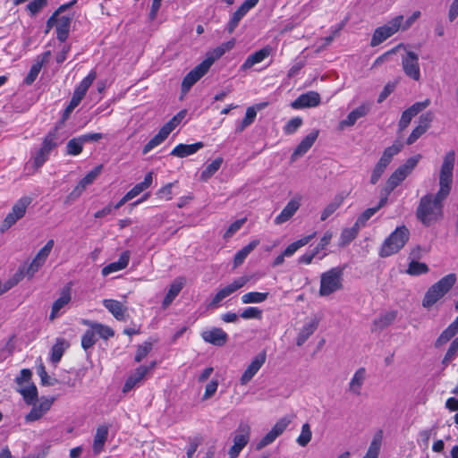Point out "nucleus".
<instances>
[{"instance_id":"423d86ee","label":"nucleus","mask_w":458,"mask_h":458,"mask_svg":"<svg viewBox=\"0 0 458 458\" xmlns=\"http://www.w3.org/2000/svg\"><path fill=\"white\" fill-rule=\"evenodd\" d=\"M233 445L228 451L229 458H237L250 438V427L248 423L241 422L233 432Z\"/></svg>"},{"instance_id":"b1692460","label":"nucleus","mask_w":458,"mask_h":458,"mask_svg":"<svg viewBox=\"0 0 458 458\" xmlns=\"http://www.w3.org/2000/svg\"><path fill=\"white\" fill-rule=\"evenodd\" d=\"M204 147L203 142L199 141L193 144H178L171 151V155L178 157H185L196 153Z\"/></svg>"},{"instance_id":"3c124183","label":"nucleus","mask_w":458,"mask_h":458,"mask_svg":"<svg viewBox=\"0 0 458 458\" xmlns=\"http://www.w3.org/2000/svg\"><path fill=\"white\" fill-rule=\"evenodd\" d=\"M428 272V267L425 263L411 260L409 264L407 273L411 276H420Z\"/></svg>"},{"instance_id":"a19ab883","label":"nucleus","mask_w":458,"mask_h":458,"mask_svg":"<svg viewBox=\"0 0 458 458\" xmlns=\"http://www.w3.org/2000/svg\"><path fill=\"white\" fill-rule=\"evenodd\" d=\"M344 197L337 195L334 199L324 208L321 213L320 220H327L332 214H334L343 204Z\"/></svg>"},{"instance_id":"ddd939ff","label":"nucleus","mask_w":458,"mask_h":458,"mask_svg":"<svg viewBox=\"0 0 458 458\" xmlns=\"http://www.w3.org/2000/svg\"><path fill=\"white\" fill-rule=\"evenodd\" d=\"M267 359V354L265 352H261L255 356V358L251 360L250 365L242 373L240 383L242 386L247 385L253 377L258 373L260 368L263 366Z\"/></svg>"},{"instance_id":"c85d7f7f","label":"nucleus","mask_w":458,"mask_h":458,"mask_svg":"<svg viewBox=\"0 0 458 458\" xmlns=\"http://www.w3.org/2000/svg\"><path fill=\"white\" fill-rule=\"evenodd\" d=\"M271 53V48L269 47H265L259 51L250 55L244 63L242 65V70H247L251 68L254 64L261 63L265 58H267Z\"/></svg>"},{"instance_id":"a211bd4d","label":"nucleus","mask_w":458,"mask_h":458,"mask_svg":"<svg viewBox=\"0 0 458 458\" xmlns=\"http://www.w3.org/2000/svg\"><path fill=\"white\" fill-rule=\"evenodd\" d=\"M300 207L301 198L292 199L283 208L281 213L275 218L274 223L278 225L289 221L295 215Z\"/></svg>"},{"instance_id":"39448f33","label":"nucleus","mask_w":458,"mask_h":458,"mask_svg":"<svg viewBox=\"0 0 458 458\" xmlns=\"http://www.w3.org/2000/svg\"><path fill=\"white\" fill-rule=\"evenodd\" d=\"M421 156L416 155L409 157L405 163L400 165L388 178L386 185V191H393L415 168Z\"/></svg>"},{"instance_id":"c756f323","label":"nucleus","mask_w":458,"mask_h":458,"mask_svg":"<svg viewBox=\"0 0 458 458\" xmlns=\"http://www.w3.org/2000/svg\"><path fill=\"white\" fill-rule=\"evenodd\" d=\"M183 285H184V279L182 277L176 278L170 284L169 290H168L167 293L165 294V296L163 300V302H162L163 308L168 307L173 302V301L175 299V297L180 293V292L183 288Z\"/></svg>"},{"instance_id":"7c9ffc66","label":"nucleus","mask_w":458,"mask_h":458,"mask_svg":"<svg viewBox=\"0 0 458 458\" xmlns=\"http://www.w3.org/2000/svg\"><path fill=\"white\" fill-rule=\"evenodd\" d=\"M365 378H366L365 369L364 368L358 369L349 383V391L356 395H360L362 385L365 381Z\"/></svg>"},{"instance_id":"4d7b16f0","label":"nucleus","mask_w":458,"mask_h":458,"mask_svg":"<svg viewBox=\"0 0 458 458\" xmlns=\"http://www.w3.org/2000/svg\"><path fill=\"white\" fill-rule=\"evenodd\" d=\"M302 125V119L299 116L290 119L284 126V132L286 135L293 134Z\"/></svg>"},{"instance_id":"20e7f679","label":"nucleus","mask_w":458,"mask_h":458,"mask_svg":"<svg viewBox=\"0 0 458 458\" xmlns=\"http://www.w3.org/2000/svg\"><path fill=\"white\" fill-rule=\"evenodd\" d=\"M344 267H335L323 273L320 277L319 294L328 296L343 288Z\"/></svg>"},{"instance_id":"2f4dec72","label":"nucleus","mask_w":458,"mask_h":458,"mask_svg":"<svg viewBox=\"0 0 458 458\" xmlns=\"http://www.w3.org/2000/svg\"><path fill=\"white\" fill-rule=\"evenodd\" d=\"M383 440V430H377L370 442L369 449L363 458H378Z\"/></svg>"},{"instance_id":"6ab92c4d","label":"nucleus","mask_w":458,"mask_h":458,"mask_svg":"<svg viewBox=\"0 0 458 458\" xmlns=\"http://www.w3.org/2000/svg\"><path fill=\"white\" fill-rule=\"evenodd\" d=\"M72 18V14L56 17V38L59 41L64 42L68 38Z\"/></svg>"},{"instance_id":"9d476101","label":"nucleus","mask_w":458,"mask_h":458,"mask_svg":"<svg viewBox=\"0 0 458 458\" xmlns=\"http://www.w3.org/2000/svg\"><path fill=\"white\" fill-rule=\"evenodd\" d=\"M402 67L404 74L410 79L418 81L420 79L419 55L413 51H407L402 57Z\"/></svg>"},{"instance_id":"cd10ccee","label":"nucleus","mask_w":458,"mask_h":458,"mask_svg":"<svg viewBox=\"0 0 458 458\" xmlns=\"http://www.w3.org/2000/svg\"><path fill=\"white\" fill-rule=\"evenodd\" d=\"M318 324L319 319L315 317L309 323L304 325L297 336L296 344L298 346H301L309 339V337L314 334L318 327Z\"/></svg>"},{"instance_id":"bf43d9fd","label":"nucleus","mask_w":458,"mask_h":458,"mask_svg":"<svg viewBox=\"0 0 458 458\" xmlns=\"http://www.w3.org/2000/svg\"><path fill=\"white\" fill-rule=\"evenodd\" d=\"M97 78V72L96 71L92 70L89 72V73L81 81V83L76 87L77 89L83 92L85 95L89 89V88L91 86L93 81Z\"/></svg>"},{"instance_id":"c03bdc74","label":"nucleus","mask_w":458,"mask_h":458,"mask_svg":"<svg viewBox=\"0 0 458 458\" xmlns=\"http://www.w3.org/2000/svg\"><path fill=\"white\" fill-rule=\"evenodd\" d=\"M223 163L222 157H216L212 161L209 165L206 166V168L201 172L200 179L202 181H208L211 176H213L220 168Z\"/></svg>"},{"instance_id":"aec40b11","label":"nucleus","mask_w":458,"mask_h":458,"mask_svg":"<svg viewBox=\"0 0 458 458\" xmlns=\"http://www.w3.org/2000/svg\"><path fill=\"white\" fill-rule=\"evenodd\" d=\"M398 315L397 310H388L379 315L378 318H377L373 321L372 325V330L373 331H382L390 325H392Z\"/></svg>"},{"instance_id":"1a4fd4ad","label":"nucleus","mask_w":458,"mask_h":458,"mask_svg":"<svg viewBox=\"0 0 458 458\" xmlns=\"http://www.w3.org/2000/svg\"><path fill=\"white\" fill-rule=\"evenodd\" d=\"M250 280V276H243L235 278L232 283L227 284L226 286L221 288L216 295L213 297L211 301L208 304V308H216L219 303L227 296L235 293L242 287H243Z\"/></svg>"},{"instance_id":"4468645a","label":"nucleus","mask_w":458,"mask_h":458,"mask_svg":"<svg viewBox=\"0 0 458 458\" xmlns=\"http://www.w3.org/2000/svg\"><path fill=\"white\" fill-rule=\"evenodd\" d=\"M201 337L206 343L215 346H224L228 340V335L220 327L203 331Z\"/></svg>"},{"instance_id":"c9c22d12","label":"nucleus","mask_w":458,"mask_h":458,"mask_svg":"<svg viewBox=\"0 0 458 458\" xmlns=\"http://www.w3.org/2000/svg\"><path fill=\"white\" fill-rule=\"evenodd\" d=\"M83 323L84 325L89 326L95 331V333L103 339H108L114 335V331L108 326H105L97 322H91L89 320H85Z\"/></svg>"},{"instance_id":"0eeeda50","label":"nucleus","mask_w":458,"mask_h":458,"mask_svg":"<svg viewBox=\"0 0 458 458\" xmlns=\"http://www.w3.org/2000/svg\"><path fill=\"white\" fill-rule=\"evenodd\" d=\"M403 20V16L398 15L392 19L387 24L377 28L372 35L370 46L377 47L397 32L401 28Z\"/></svg>"},{"instance_id":"9b49d317","label":"nucleus","mask_w":458,"mask_h":458,"mask_svg":"<svg viewBox=\"0 0 458 458\" xmlns=\"http://www.w3.org/2000/svg\"><path fill=\"white\" fill-rule=\"evenodd\" d=\"M208 62H201L189 72L182 81V93L186 94L191 88L208 72Z\"/></svg>"},{"instance_id":"69168bd1","label":"nucleus","mask_w":458,"mask_h":458,"mask_svg":"<svg viewBox=\"0 0 458 458\" xmlns=\"http://www.w3.org/2000/svg\"><path fill=\"white\" fill-rule=\"evenodd\" d=\"M152 350V344L146 342L141 345H139L135 354V361L140 362Z\"/></svg>"},{"instance_id":"09e8293b","label":"nucleus","mask_w":458,"mask_h":458,"mask_svg":"<svg viewBox=\"0 0 458 458\" xmlns=\"http://www.w3.org/2000/svg\"><path fill=\"white\" fill-rule=\"evenodd\" d=\"M18 392L23 396V399L27 404H32L37 400L38 390L34 384L18 389Z\"/></svg>"},{"instance_id":"58836bf2","label":"nucleus","mask_w":458,"mask_h":458,"mask_svg":"<svg viewBox=\"0 0 458 458\" xmlns=\"http://www.w3.org/2000/svg\"><path fill=\"white\" fill-rule=\"evenodd\" d=\"M256 116H257L256 108L254 106H249L246 110L244 118L236 126L235 132L241 133L242 131H243L247 127H249L251 123H253Z\"/></svg>"},{"instance_id":"864d4df0","label":"nucleus","mask_w":458,"mask_h":458,"mask_svg":"<svg viewBox=\"0 0 458 458\" xmlns=\"http://www.w3.org/2000/svg\"><path fill=\"white\" fill-rule=\"evenodd\" d=\"M457 354H458V336L455 337L452 341L445 355L443 358L442 364L446 366L449 362H451L452 360H454L456 358Z\"/></svg>"},{"instance_id":"79ce46f5","label":"nucleus","mask_w":458,"mask_h":458,"mask_svg":"<svg viewBox=\"0 0 458 458\" xmlns=\"http://www.w3.org/2000/svg\"><path fill=\"white\" fill-rule=\"evenodd\" d=\"M360 229V228L357 226L355 223L352 227L344 228L340 235V245L346 246L352 242L357 237Z\"/></svg>"},{"instance_id":"393cba45","label":"nucleus","mask_w":458,"mask_h":458,"mask_svg":"<svg viewBox=\"0 0 458 458\" xmlns=\"http://www.w3.org/2000/svg\"><path fill=\"white\" fill-rule=\"evenodd\" d=\"M458 334V317L440 334L435 342V347L439 348L448 343Z\"/></svg>"},{"instance_id":"412c9836","label":"nucleus","mask_w":458,"mask_h":458,"mask_svg":"<svg viewBox=\"0 0 458 458\" xmlns=\"http://www.w3.org/2000/svg\"><path fill=\"white\" fill-rule=\"evenodd\" d=\"M130 260V251L125 250L122 252L117 261L112 262L102 268V275L106 276L112 273L120 271L125 268Z\"/></svg>"},{"instance_id":"f704fd0d","label":"nucleus","mask_w":458,"mask_h":458,"mask_svg":"<svg viewBox=\"0 0 458 458\" xmlns=\"http://www.w3.org/2000/svg\"><path fill=\"white\" fill-rule=\"evenodd\" d=\"M68 346L64 339L58 338L56 343L51 348V355L50 360L53 364H57L65 351V348Z\"/></svg>"},{"instance_id":"f257e3e1","label":"nucleus","mask_w":458,"mask_h":458,"mask_svg":"<svg viewBox=\"0 0 458 458\" xmlns=\"http://www.w3.org/2000/svg\"><path fill=\"white\" fill-rule=\"evenodd\" d=\"M454 162L455 152L450 150L440 168L438 191L436 194L427 193L420 199L416 217L425 226H430L443 217V202L451 191Z\"/></svg>"},{"instance_id":"72a5a7b5","label":"nucleus","mask_w":458,"mask_h":458,"mask_svg":"<svg viewBox=\"0 0 458 458\" xmlns=\"http://www.w3.org/2000/svg\"><path fill=\"white\" fill-rule=\"evenodd\" d=\"M70 301L71 294L69 290L62 292L61 296L57 300H55L52 305L49 319L54 320L58 316V312L60 311V310L64 308L66 304H68Z\"/></svg>"},{"instance_id":"49530a36","label":"nucleus","mask_w":458,"mask_h":458,"mask_svg":"<svg viewBox=\"0 0 458 458\" xmlns=\"http://www.w3.org/2000/svg\"><path fill=\"white\" fill-rule=\"evenodd\" d=\"M50 152L51 151H49L48 148H46V146L42 145L41 148L32 156L34 168L38 169L41 167L48 159Z\"/></svg>"},{"instance_id":"bb28decb","label":"nucleus","mask_w":458,"mask_h":458,"mask_svg":"<svg viewBox=\"0 0 458 458\" xmlns=\"http://www.w3.org/2000/svg\"><path fill=\"white\" fill-rule=\"evenodd\" d=\"M107 437L108 427L106 425L99 426L97 428L96 434L94 436V441L92 445L94 454H99L103 451Z\"/></svg>"},{"instance_id":"dca6fc26","label":"nucleus","mask_w":458,"mask_h":458,"mask_svg":"<svg viewBox=\"0 0 458 458\" xmlns=\"http://www.w3.org/2000/svg\"><path fill=\"white\" fill-rule=\"evenodd\" d=\"M370 110L369 104H362L357 108L353 109L349 113L346 119L342 120L338 123V129L340 131L344 130L346 127H350L355 124L356 121L368 114Z\"/></svg>"},{"instance_id":"a18cd8bd","label":"nucleus","mask_w":458,"mask_h":458,"mask_svg":"<svg viewBox=\"0 0 458 458\" xmlns=\"http://www.w3.org/2000/svg\"><path fill=\"white\" fill-rule=\"evenodd\" d=\"M268 295V293L250 292L242 296V301L244 304L260 303L265 301Z\"/></svg>"},{"instance_id":"6e6d98bb","label":"nucleus","mask_w":458,"mask_h":458,"mask_svg":"<svg viewBox=\"0 0 458 458\" xmlns=\"http://www.w3.org/2000/svg\"><path fill=\"white\" fill-rule=\"evenodd\" d=\"M311 437L312 432L310 430V425L305 423L302 425L301 432L296 441L301 446H306L311 440Z\"/></svg>"},{"instance_id":"338daca9","label":"nucleus","mask_w":458,"mask_h":458,"mask_svg":"<svg viewBox=\"0 0 458 458\" xmlns=\"http://www.w3.org/2000/svg\"><path fill=\"white\" fill-rule=\"evenodd\" d=\"M377 213V208H369L363 211L357 218L355 224L360 228L364 227L368 220Z\"/></svg>"},{"instance_id":"f8f14e48","label":"nucleus","mask_w":458,"mask_h":458,"mask_svg":"<svg viewBox=\"0 0 458 458\" xmlns=\"http://www.w3.org/2000/svg\"><path fill=\"white\" fill-rule=\"evenodd\" d=\"M430 104L429 99L421 102H416L405 111L403 112L401 119L398 123V129L400 131L405 130L410 124L411 119L416 116L420 112L428 107Z\"/></svg>"},{"instance_id":"37998d69","label":"nucleus","mask_w":458,"mask_h":458,"mask_svg":"<svg viewBox=\"0 0 458 458\" xmlns=\"http://www.w3.org/2000/svg\"><path fill=\"white\" fill-rule=\"evenodd\" d=\"M403 145L401 142H394L392 146L386 148L381 157L380 161L383 163L389 165L394 157V156L397 155L403 148Z\"/></svg>"},{"instance_id":"473e14b6","label":"nucleus","mask_w":458,"mask_h":458,"mask_svg":"<svg viewBox=\"0 0 458 458\" xmlns=\"http://www.w3.org/2000/svg\"><path fill=\"white\" fill-rule=\"evenodd\" d=\"M259 244V240H253L236 252L233 258V267L241 266L248 255Z\"/></svg>"},{"instance_id":"f3484780","label":"nucleus","mask_w":458,"mask_h":458,"mask_svg":"<svg viewBox=\"0 0 458 458\" xmlns=\"http://www.w3.org/2000/svg\"><path fill=\"white\" fill-rule=\"evenodd\" d=\"M318 130H313L301 140L291 156L292 161L296 160L309 151L318 139Z\"/></svg>"},{"instance_id":"ea45409f","label":"nucleus","mask_w":458,"mask_h":458,"mask_svg":"<svg viewBox=\"0 0 458 458\" xmlns=\"http://www.w3.org/2000/svg\"><path fill=\"white\" fill-rule=\"evenodd\" d=\"M76 3L77 0H72L67 4H61L47 21L46 33H48L54 26L56 27V17L64 12H65L66 10H68L69 8H71L72 6H73Z\"/></svg>"},{"instance_id":"6e6552de","label":"nucleus","mask_w":458,"mask_h":458,"mask_svg":"<svg viewBox=\"0 0 458 458\" xmlns=\"http://www.w3.org/2000/svg\"><path fill=\"white\" fill-rule=\"evenodd\" d=\"M31 203V198L28 196L21 197L13 206L10 213L4 219L1 231L4 232L13 225L19 219L22 218L26 213L27 208Z\"/></svg>"},{"instance_id":"052dcab7","label":"nucleus","mask_w":458,"mask_h":458,"mask_svg":"<svg viewBox=\"0 0 458 458\" xmlns=\"http://www.w3.org/2000/svg\"><path fill=\"white\" fill-rule=\"evenodd\" d=\"M97 78V72L96 71L92 70L89 72V73L81 81V83L76 87L77 89L83 92L85 95L89 89V88L91 86L93 81Z\"/></svg>"},{"instance_id":"e2e57ef3","label":"nucleus","mask_w":458,"mask_h":458,"mask_svg":"<svg viewBox=\"0 0 458 458\" xmlns=\"http://www.w3.org/2000/svg\"><path fill=\"white\" fill-rule=\"evenodd\" d=\"M241 318L243 319H261L262 318V310L258 307H248L242 313Z\"/></svg>"},{"instance_id":"f03ea898","label":"nucleus","mask_w":458,"mask_h":458,"mask_svg":"<svg viewBox=\"0 0 458 458\" xmlns=\"http://www.w3.org/2000/svg\"><path fill=\"white\" fill-rule=\"evenodd\" d=\"M410 239V231L405 225L397 226L383 242L378 255L381 258L390 257L399 252Z\"/></svg>"},{"instance_id":"4be33fe9","label":"nucleus","mask_w":458,"mask_h":458,"mask_svg":"<svg viewBox=\"0 0 458 458\" xmlns=\"http://www.w3.org/2000/svg\"><path fill=\"white\" fill-rule=\"evenodd\" d=\"M148 372V368H147V366L138 367L135 369L134 373L131 374L126 379V381L123 385V392L128 393L131 389H133L134 386H136L139 383H140L143 380V378L145 377V376L147 375Z\"/></svg>"},{"instance_id":"4c0bfd02","label":"nucleus","mask_w":458,"mask_h":458,"mask_svg":"<svg viewBox=\"0 0 458 458\" xmlns=\"http://www.w3.org/2000/svg\"><path fill=\"white\" fill-rule=\"evenodd\" d=\"M169 133L161 127L157 134H156L144 147L142 153L145 155L152 150L154 148L160 145L168 137Z\"/></svg>"},{"instance_id":"603ef678","label":"nucleus","mask_w":458,"mask_h":458,"mask_svg":"<svg viewBox=\"0 0 458 458\" xmlns=\"http://www.w3.org/2000/svg\"><path fill=\"white\" fill-rule=\"evenodd\" d=\"M83 142L80 137L70 140L66 145V152L68 155L77 156L81 153Z\"/></svg>"},{"instance_id":"de8ad7c7","label":"nucleus","mask_w":458,"mask_h":458,"mask_svg":"<svg viewBox=\"0 0 458 458\" xmlns=\"http://www.w3.org/2000/svg\"><path fill=\"white\" fill-rule=\"evenodd\" d=\"M248 11L240 5L239 8L233 13L227 24V31L229 33H233L234 31L240 21L246 15Z\"/></svg>"},{"instance_id":"680f3d73","label":"nucleus","mask_w":458,"mask_h":458,"mask_svg":"<svg viewBox=\"0 0 458 458\" xmlns=\"http://www.w3.org/2000/svg\"><path fill=\"white\" fill-rule=\"evenodd\" d=\"M38 374L43 386H55L57 379L47 375L45 366L41 363L38 368Z\"/></svg>"},{"instance_id":"8fccbe9b","label":"nucleus","mask_w":458,"mask_h":458,"mask_svg":"<svg viewBox=\"0 0 458 458\" xmlns=\"http://www.w3.org/2000/svg\"><path fill=\"white\" fill-rule=\"evenodd\" d=\"M103 169V165H99L94 167L90 172H89L81 181L80 187L87 188L89 185L92 184L94 181L98 178Z\"/></svg>"},{"instance_id":"2eb2a0df","label":"nucleus","mask_w":458,"mask_h":458,"mask_svg":"<svg viewBox=\"0 0 458 458\" xmlns=\"http://www.w3.org/2000/svg\"><path fill=\"white\" fill-rule=\"evenodd\" d=\"M320 95L316 91H309L300 95L291 106L294 109H301L305 107H314L320 104Z\"/></svg>"},{"instance_id":"e433bc0d","label":"nucleus","mask_w":458,"mask_h":458,"mask_svg":"<svg viewBox=\"0 0 458 458\" xmlns=\"http://www.w3.org/2000/svg\"><path fill=\"white\" fill-rule=\"evenodd\" d=\"M59 126L56 125L53 130H51L44 138L42 145L48 148L49 151H52L55 148H56L59 144L63 142V140L58 136Z\"/></svg>"},{"instance_id":"774afa93","label":"nucleus","mask_w":458,"mask_h":458,"mask_svg":"<svg viewBox=\"0 0 458 458\" xmlns=\"http://www.w3.org/2000/svg\"><path fill=\"white\" fill-rule=\"evenodd\" d=\"M42 68V63H35L31 67L27 74L26 78L24 79V82L27 85H31L36 78L38 77L40 70Z\"/></svg>"},{"instance_id":"5fc2aeb1","label":"nucleus","mask_w":458,"mask_h":458,"mask_svg":"<svg viewBox=\"0 0 458 458\" xmlns=\"http://www.w3.org/2000/svg\"><path fill=\"white\" fill-rule=\"evenodd\" d=\"M186 111L182 110L177 114H175L172 119H170L166 123H165L162 128L165 130L169 134L179 125L181 121L185 117Z\"/></svg>"},{"instance_id":"a878e982","label":"nucleus","mask_w":458,"mask_h":458,"mask_svg":"<svg viewBox=\"0 0 458 458\" xmlns=\"http://www.w3.org/2000/svg\"><path fill=\"white\" fill-rule=\"evenodd\" d=\"M53 401L46 399L38 405H34L30 411L25 416L27 422H31L39 420L50 408Z\"/></svg>"},{"instance_id":"0e129e2a","label":"nucleus","mask_w":458,"mask_h":458,"mask_svg":"<svg viewBox=\"0 0 458 458\" xmlns=\"http://www.w3.org/2000/svg\"><path fill=\"white\" fill-rule=\"evenodd\" d=\"M387 165H388L378 160V162L376 164V165L372 171V174H371L370 182L372 184H376L379 181L381 175L384 174Z\"/></svg>"},{"instance_id":"5701e85b","label":"nucleus","mask_w":458,"mask_h":458,"mask_svg":"<svg viewBox=\"0 0 458 458\" xmlns=\"http://www.w3.org/2000/svg\"><path fill=\"white\" fill-rule=\"evenodd\" d=\"M103 305L117 320H126L127 309L120 301L106 299L103 301Z\"/></svg>"},{"instance_id":"13d9d810","label":"nucleus","mask_w":458,"mask_h":458,"mask_svg":"<svg viewBox=\"0 0 458 458\" xmlns=\"http://www.w3.org/2000/svg\"><path fill=\"white\" fill-rule=\"evenodd\" d=\"M97 342L96 333L92 330H87L81 337V347L87 351Z\"/></svg>"},{"instance_id":"7ed1b4c3","label":"nucleus","mask_w":458,"mask_h":458,"mask_svg":"<svg viewBox=\"0 0 458 458\" xmlns=\"http://www.w3.org/2000/svg\"><path fill=\"white\" fill-rule=\"evenodd\" d=\"M456 280V275L450 273L431 285L424 295L422 306L426 309L431 308L452 289Z\"/></svg>"}]
</instances>
